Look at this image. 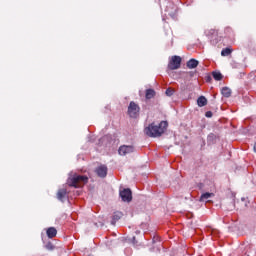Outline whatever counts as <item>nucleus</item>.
I'll use <instances>...</instances> for the list:
<instances>
[{
    "mask_svg": "<svg viewBox=\"0 0 256 256\" xmlns=\"http://www.w3.org/2000/svg\"><path fill=\"white\" fill-rule=\"evenodd\" d=\"M168 126L169 123L167 121H161L158 125L152 122L144 129V133L148 137H161L167 131Z\"/></svg>",
    "mask_w": 256,
    "mask_h": 256,
    "instance_id": "obj_1",
    "label": "nucleus"
},
{
    "mask_svg": "<svg viewBox=\"0 0 256 256\" xmlns=\"http://www.w3.org/2000/svg\"><path fill=\"white\" fill-rule=\"evenodd\" d=\"M46 235L49 239H53L54 237H57V229L55 227H50L46 231Z\"/></svg>",
    "mask_w": 256,
    "mask_h": 256,
    "instance_id": "obj_8",
    "label": "nucleus"
},
{
    "mask_svg": "<svg viewBox=\"0 0 256 256\" xmlns=\"http://www.w3.org/2000/svg\"><path fill=\"white\" fill-rule=\"evenodd\" d=\"M197 105L198 107H205V105H207V98H205V96H200L197 99Z\"/></svg>",
    "mask_w": 256,
    "mask_h": 256,
    "instance_id": "obj_12",
    "label": "nucleus"
},
{
    "mask_svg": "<svg viewBox=\"0 0 256 256\" xmlns=\"http://www.w3.org/2000/svg\"><path fill=\"white\" fill-rule=\"evenodd\" d=\"M96 175H98V177H101L102 179H105V177H107V166L101 165L96 168Z\"/></svg>",
    "mask_w": 256,
    "mask_h": 256,
    "instance_id": "obj_7",
    "label": "nucleus"
},
{
    "mask_svg": "<svg viewBox=\"0 0 256 256\" xmlns=\"http://www.w3.org/2000/svg\"><path fill=\"white\" fill-rule=\"evenodd\" d=\"M123 217V213L117 211L114 212L113 216H112V225H115L117 223V221H119V219H121Z\"/></svg>",
    "mask_w": 256,
    "mask_h": 256,
    "instance_id": "obj_10",
    "label": "nucleus"
},
{
    "mask_svg": "<svg viewBox=\"0 0 256 256\" xmlns=\"http://www.w3.org/2000/svg\"><path fill=\"white\" fill-rule=\"evenodd\" d=\"M135 151V147H133L132 145H122L119 147L118 149V153L119 155H129L130 153H133Z\"/></svg>",
    "mask_w": 256,
    "mask_h": 256,
    "instance_id": "obj_6",
    "label": "nucleus"
},
{
    "mask_svg": "<svg viewBox=\"0 0 256 256\" xmlns=\"http://www.w3.org/2000/svg\"><path fill=\"white\" fill-rule=\"evenodd\" d=\"M223 97H231V90L229 87H223L221 90Z\"/></svg>",
    "mask_w": 256,
    "mask_h": 256,
    "instance_id": "obj_14",
    "label": "nucleus"
},
{
    "mask_svg": "<svg viewBox=\"0 0 256 256\" xmlns=\"http://www.w3.org/2000/svg\"><path fill=\"white\" fill-rule=\"evenodd\" d=\"M87 183H89V177L79 174H74L67 180V185L75 187V189H79V187H83V185H87Z\"/></svg>",
    "mask_w": 256,
    "mask_h": 256,
    "instance_id": "obj_2",
    "label": "nucleus"
},
{
    "mask_svg": "<svg viewBox=\"0 0 256 256\" xmlns=\"http://www.w3.org/2000/svg\"><path fill=\"white\" fill-rule=\"evenodd\" d=\"M155 97V90L148 89L146 90V99H153Z\"/></svg>",
    "mask_w": 256,
    "mask_h": 256,
    "instance_id": "obj_17",
    "label": "nucleus"
},
{
    "mask_svg": "<svg viewBox=\"0 0 256 256\" xmlns=\"http://www.w3.org/2000/svg\"><path fill=\"white\" fill-rule=\"evenodd\" d=\"M205 117H208V118L213 117V112L207 111V112L205 113Z\"/></svg>",
    "mask_w": 256,
    "mask_h": 256,
    "instance_id": "obj_20",
    "label": "nucleus"
},
{
    "mask_svg": "<svg viewBox=\"0 0 256 256\" xmlns=\"http://www.w3.org/2000/svg\"><path fill=\"white\" fill-rule=\"evenodd\" d=\"M173 93H175V90H173V89H171V88H168V89L166 90V95H167V97L173 96Z\"/></svg>",
    "mask_w": 256,
    "mask_h": 256,
    "instance_id": "obj_19",
    "label": "nucleus"
},
{
    "mask_svg": "<svg viewBox=\"0 0 256 256\" xmlns=\"http://www.w3.org/2000/svg\"><path fill=\"white\" fill-rule=\"evenodd\" d=\"M231 53H233V50L231 48H224L221 51L222 57H228V55H231Z\"/></svg>",
    "mask_w": 256,
    "mask_h": 256,
    "instance_id": "obj_15",
    "label": "nucleus"
},
{
    "mask_svg": "<svg viewBox=\"0 0 256 256\" xmlns=\"http://www.w3.org/2000/svg\"><path fill=\"white\" fill-rule=\"evenodd\" d=\"M214 196H215V194L206 192L201 195L200 201H207L208 199H211V197H214Z\"/></svg>",
    "mask_w": 256,
    "mask_h": 256,
    "instance_id": "obj_13",
    "label": "nucleus"
},
{
    "mask_svg": "<svg viewBox=\"0 0 256 256\" xmlns=\"http://www.w3.org/2000/svg\"><path fill=\"white\" fill-rule=\"evenodd\" d=\"M181 61H182L181 56H172V58L168 63V69H170V71H175L177 69H180Z\"/></svg>",
    "mask_w": 256,
    "mask_h": 256,
    "instance_id": "obj_4",
    "label": "nucleus"
},
{
    "mask_svg": "<svg viewBox=\"0 0 256 256\" xmlns=\"http://www.w3.org/2000/svg\"><path fill=\"white\" fill-rule=\"evenodd\" d=\"M119 196L121 197L122 201H124V203H131V201H133V192H131V189L129 188L120 190Z\"/></svg>",
    "mask_w": 256,
    "mask_h": 256,
    "instance_id": "obj_5",
    "label": "nucleus"
},
{
    "mask_svg": "<svg viewBox=\"0 0 256 256\" xmlns=\"http://www.w3.org/2000/svg\"><path fill=\"white\" fill-rule=\"evenodd\" d=\"M212 77L215 81H221V79H223V74H221V72H212Z\"/></svg>",
    "mask_w": 256,
    "mask_h": 256,
    "instance_id": "obj_16",
    "label": "nucleus"
},
{
    "mask_svg": "<svg viewBox=\"0 0 256 256\" xmlns=\"http://www.w3.org/2000/svg\"><path fill=\"white\" fill-rule=\"evenodd\" d=\"M45 248H46L48 251H53V249H55V246L53 245V243L48 242V243L45 245Z\"/></svg>",
    "mask_w": 256,
    "mask_h": 256,
    "instance_id": "obj_18",
    "label": "nucleus"
},
{
    "mask_svg": "<svg viewBox=\"0 0 256 256\" xmlns=\"http://www.w3.org/2000/svg\"><path fill=\"white\" fill-rule=\"evenodd\" d=\"M213 81V78L211 76H206V82L211 83Z\"/></svg>",
    "mask_w": 256,
    "mask_h": 256,
    "instance_id": "obj_21",
    "label": "nucleus"
},
{
    "mask_svg": "<svg viewBox=\"0 0 256 256\" xmlns=\"http://www.w3.org/2000/svg\"><path fill=\"white\" fill-rule=\"evenodd\" d=\"M199 65V61L195 60V59H190L187 62V67L188 69H196V67Z\"/></svg>",
    "mask_w": 256,
    "mask_h": 256,
    "instance_id": "obj_11",
    "label": "nucleus"
},
{
    "mask_svg": "<svg viewBox=\"0 0 256 256\" xmlns=\"http://www.w3.org/2000/svg\"><path fill=\"white\" fill-rule=\"evenodd\" d=\"M65 197H67V189H60L57 192V199L59 201H64Z\"/></svg>",
    "mask_w": 256,
    "mask_h": 256,
    "instance_id": "obj_9",
    "label": "nucleus"
},
{
    "mask_svg": "<svg viewBox=\"0 0 256 256\" xmlns=\"http://www.w3.org/2000/svg\"><path fill=\"white\" fill-rule=\"evenodd\" d=\"M140 111H141V107H139L137 103L131 101L127 111L129 117H131L132 119H137V117H139Z\"/></svg>",
    "mask_w": 256,
    "mask_h": 256,
    "instance_id": "obj_3",
    "label": "nucleus"
},
{
    "mask_svg": "<svg viewBox=\"0 0 256 256\" xmlns=\"http://www.w3.org/2000/svg\"><path fill=\"white\" fill-rule=\"evenodd\" d=\"M190 77H193V72H190Z\"/></svg>",
    "mask_w": 256,
    "mask_h": 256,
    "instance_id": "obj_22",
    "label": "nucleus"
}]
</instances>
